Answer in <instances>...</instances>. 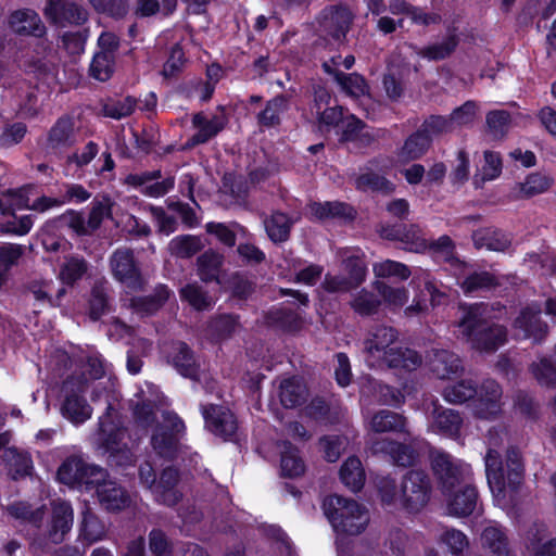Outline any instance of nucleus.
I'll return each mask as SVG.
<instances>
[{"instance_id":"864d4df0","label":"nucleus","mask_w":556,"mask_h":556,"mask_svg":"<svg viewBox=\"0 0 556 556\" xmlns=\"http://www.w3.org/2000/svg\"><path fill=\"white\" fill-rule=\"evenodd\" d=\"M288 100L285 97H276L268 101L266 108L258 114V122L266 127H273L280 123V115L287 110Z\"/></svg>"},{"instance_id":"39448f33","label":"nucleus","mask_w":556,"mask_h":556,"mask_svg":"<svg viewBox=\"0 0 556 556\" xmlns=\"http://www.w3.org/2000/svg\"><path fill=\"white\" fill-rule=\"evenodd\" d=\"M430 137L426 136L422 130H418L406 139L403 147L396 154L395 160H381L363 173L356 180V186L363 190L381 191L384 193L392 192L394 185L386 179L377 172L390 173L393 168H400L404 164L421 157L430 146Z\"/></svg>"},{"instance_id":"dca6fc26","label":"nucleus","mask_w":556,"mask_h":556,"mask_svg":"<svg viewBox=\"0 0 556 556\" xmlns=\"http://www.w3.org/2000/svg\"><path fill=\"white\" fill-rule=\"evenodd\" d=\"M102 476L103 470L101 468L89 465L78 457L66 459L58 470L59 481L70 486H89L98 481V479H93L94 477Z\"/></svg>"},{"instance_id":"a878e982","label":"nucleus","mask_w":556,"mask_h":556,"mask_svg":"<svg viewBox=\"0 0 556 556\" xmlns=\"http://www.w3.org/2000/svg\"><path fill=\"white\" fill-rule=\"evenodd\" d=\"M111 214V201L102 198L93 202L88 220L79 214H71L70 226L78 233H87L96 230L105 217Z\"/></svg>"},{"instance_id":"37998d69","label":"nucleus","mask_w":556,"mask_h":556,"mask_svg":"<svg viewBox=\"0 0 556 556\" xmlns=\"http://www.w3.org/2000/svg\"><path fill=\"white\" fill-rule=\"evenodd\" d=\"M307 214L312 218L320 220L334 217H352V208L341 202H314L308 205Z\"/></svg>"},{"instance_id":"a211bd4d","label":"nucleus","mask_w":556,"mask_h":556,"mask_svg":"<svg viewBox=\"0 0 556 556\" xmlns=\"http://www.w3.org/2000/svg\"><path fill=\"white\" fill-rule=\"evenodd\" d=\"M330 93L323 87L315 90L314 104L311 109L312 114L316 117L320 130H329L331 127H340L342 119V111L337 105H330Z\"/></svg>"},{"instance_id":"9b49d317","label":"nucleus","mask_w":556,"mask_h":556,"mask_svg":"<svg viewBox=\"0 0 556 556\" xmlns=\"http://www.w3.org/2000/svg\"><path fill=\"white\" fill-rule=\"evenodd\" d=\"M31 205L22 190L3 193L0 197V230L16 236L28 233L34 225L33 216H16L14 212L23 208L35 211Z\"/></svg>"},{"instance_id":"f704fd0d","label":"nucleus","mask_w":556,"mask_h":556,"mask_svg":"<svg viewBox=\"0 0 556 556\" xmlns=\"http://www.w3.org/2000/svg\"><path fill=\"white\" fill-rule=\"evenodd\" d=\"M106 528L102 521L86 507L81 513V520L79 523V540L88 545L104 539Z\"/></svg>"},{"instance_id":"49530a36","label":"nucleus","mask_w":556,"mask_h":556,"mask_svg":"<svg viewBox=\"0 0 556 556\" xmlns=\"http://www.w3.org/2000/svg\"><path fill=\"white\" fill-rule=\"evenodd\" d=\"M369 429L376 433L403 430L405 419L390 410H380L368 422Z\"/></svg>"},{"instance_id":"4468645a","label":"nucleus","mask_w":556,"mask_h":556,"mask_svg":"<svg viewBox=\"0 0 556 556\" xmlns=\"http://www.w3.org/2000/svg\"><path fill=\"white\" fill-rule=\"evenodd\" d=\"M73 526V509L65 501H54L51 504V516L47 528V540L33 542L35 549H49L51 544H60L65 539Z\"/></svg>"},{"instance_id":"2eb2a0df","label":"nucleus","mask_w":556,"mask_h":556,"mask_svg":"<svg viewBox=\"0 0 556 556\" xmlns=\"http://www.w3.org/2000/svg\"><path fill=\"white\" fill-rule=\"evenodd\" d=\"M98 51L90 64V75L100 81H106L115 71L117 37L110 31H103L98 39Z\"/></svg>"},{"instance_id":"69168bd1","label":"nucleus","mask_w":556,"mask_h":556,"mask_svg":"<svg viewBox=\"0 0 556 556\" xmlns=\"http://www.w3.org/2000/svg\"><path fill=\"white\" fill-rule=\"evenodd\" d=\"M456 45H457V40H456L455 36L452 35V36H448L441 43H434V45H431V46L422 49L419 52V54L422 58L428 59L430 61L442 60L452 53V51L455 49Z\"/></svg>"},{"instance_id":"c03bdc74","label":"nucleus","mask_w":556,"mask_h":556,"mask_svg":"<svg viewBox=\"0 0 556 556\" xmlns=\"http://www.w3.org/2000/svg\"><path fill=\"white\" fill-rule=\"evenodd\" d=\"M223 264V255L214 251H207L198 258V274L203 281L215 280L222 285L219 268Z\"/></svg>"},{"instance_id":"cd10ccee","label":"nucleus","mask_w":556,"mask_h":556,"mask_svg":"<svg viewBox=\"0 0 556 556\" xmlns=\"http://www.w3.org/2000/svg\"><path fill=\"white\" fill-rule=\"evenodd\" d=\"M167 359L185 377L197 378L198 362L184 342L173 343L166 351Z\"/></svg>"},{"instance_id":"f8f14e48","label":"nucleus","mask_w":556,"mask_h":556,"mask_svg":"<svg viewBox=\"0 0 556 556\" xmlns=\"http://www.w3.org/2000/svg\"><path fill=\"white\" fill-rule=\"evenodd\" d=\"M139 478L141 483L152 491L157 502L170 506L179 501L181 493L177 489L178 472L176 469L165 468L160 480L156 481L154 468L147 460L139 467Z\"/></svg>"},{"instance_id":"4d7b16f0","label":"nucleus","mask_w":556,"mask_h":556,"mask_svg":"<svg viewBox=\"0 0 556 556\" xmlns=\"http://www.w3.org/2000/svg\"><path fill=\"white\" fill-rule=\"evenodd\" d=\"M292 222L282 213H275L265 222V228L274 242L287 240Z\"/></svg>"},{"instance_id":"e2e57ef3","label":"nucleus","mask_w":556,"mask_h":556,"mask_svg":"<svg viewBox=\"0 0 556 556\" xmlns=\"http://www.w3.org/2000/svg\"><path fill=\"white\" fill-rule=\"evenodd\" d=\"M439 541L444 544L454 556H458L469 546L467 536L456 529H445L441 533Z\"/></svg>"},{"instance_id":"680f3d73","label":"nucleus","mask_w":556,"mask_h":556,"mask_svg":"<svg viewBox=\"0 0 556 556\" xmlns=\"http://www.w3.org/2000/svg\"><path fill=\"white\" fill-rule=\"evenodd\" d=\"M24 253V248L15 243L0 244V286L4 281V273L17 264Z\"/></svg>"},{"instance_id":"1a4fd4ad","label":"nucleus","mask_w":556,"mask_h":556,"mask_svg":"<svg viewBox=\"0 0 556 556\" xmlns=\"http://www.w3.org/2000/svg\"><path fill=\"white\" fill-rule=\"evenodd\" d=\"M323 508L337 533L359 534L369 521L367 509L354 500L331 495L324 501Z\"/></svg>"},{"instance_id":"c756f323","label":"nucleus","mask_w":556,"mask_h":556,"mask_svg":"<svg viewBox=\"0 0 556 556\" xmlns=\"http://www.w3.org/2000/svg\"><path fill=\"white\" fill-rule=\"evenodd\" d=\"M352 22V14L346 8L330 9L325 12L320 26L337 41L345 35Z\"/></svg>"},{"instance_id":"79ce46f5","label":"nucleus","mask_w":556,"mask_h":556,"mask_svg":"<svg viewBox=\"0 0 556 556\" xmlns=\"http://www.w3.org/2000/svg\"><path fill=\"white\" fill-rule=\"evenodd\" d=\"M340 479L350 490L359 491L365 482V471L357 457H349L340 469Z\"/></svg>"},{"instance_id":"9d476101","label":"nucleus","mask_w":556,"mask_h":556,"mask_svg":"<svg viewBox=\"0 0 556 556\" xmlns=\"http://www.w3.org/2000/svg\"><path fill=\"white\" fill-rule=\"evenodd\" d=\"M386 502L400 503L410 511L419 510L429 500V479L424 471L410 470L403 479L399 489L389 490L388 483L381 488Z\"/></svg>"},{"instance_id":"7ed1b4c3","label":"nucleus","mask_w":556,"mask_h":556,"mask_svg":"<svg viewBox=\"0 0 556 556\" xmlns=\"http://www.w3.org/2000/svg\"><path fill=\"white\" fill-rule=\"evenodd\" d=\"M432 468L443 484L447 511L452 516H467L477 507V491L468 483L470 466L443 452L432 455Z\"/></svg>"},{"instance_id":"5fc2aeb1","label":"nucleus","mask_w":556,"mask_h":556,"mask_svg":"<svg viewBox=\"0 0 556 556\" xmlns=\"http://www.w3.org/2000/svg\"><path fill=\"white\" fill-rule=\"evenodd\" d=\"M375 289L389 306L402 307L408 301V290L404 287H392L383 281L377 280L375 282Z\"/></svg>"},{"instance_id":"de8ad7c7","label":"nucleus","mask_w":556,"mask_h":556,"mask_svg":"<svg viewBox=\"0 0 556 556\" xmlns=\"http://www.w3.org/2000/svg\"><path fill=\"white\" fill-rule=\"evenodd\" d=\"M169 289L160 286L152 298H135L130 300V306L140 315L155 312L169 296Z\"/></svg>"},{"instance_id":"c85d7f7f","label":"nucleus","mask_w":556,"mask_h":556,"mask_svg":"<svg viewBox=\"0 0 556 556\" xmlns=\"http://www.w3.org/2000/svg\"><path fill=\"white\" fill-rule=\"evenodd\" d=\"M370 450L375 454H388L399 466L413 465L417 458L416 452L407 445L395 443L386 439L371 440Z\"/></svg>"},{"instance_id":"6e6d98bb","label":"nucleus","mask_w":556,"mask_h":556,"mask_svg":"<svg viewBox=\"0 0 556 556\" xmlns=\"http://www.w3.org/2000/svg\"><path fill=\"white\" fill-rule=\"evenodd\" d=\"M511 118L508 112L496 110L488 113L486 128L490 136L494 139L503 138L509 130Z\"/></svg>"},{"instance_id":"473e14b6","label":"nucleus","mask_w":556,"mask_h":556,"mask_svg":"<svg viewBox=\"0 0 556 556\" xmlns=\"http://www.w3.org/2000/svg\"><path fill=\"white\" fill-rule=\"evenodd\" d=\"M278 397L286 408H293L305 402L306 386L298 378L282 379L278 387Z\"/></svg>"},{"instance_id":"e433bc0d","label":"nucleus","mask_w":556,"mask_h":556,"mask_svg":"<svg viewBox=\"0 0 556 556\" xmlns=\"http://www.w3.org/2000/svg\"><path fill=\"white\" fill-rule=\"evenodd\" d=\"M472 240L477 248H485L490 251L504 252L510 247V238L494 228H484L475 231Z\"/></svg>"},{"instance_id":"8fccbe9b","label":"nucleus","mask_w":556,"mask_h":556,"mask_svg":"<svg viewBox=\"0 0 556 556\" xmlns=\"http://www.w3.org/2000/svg\"><path fill=\"white\" fill-rule=\"evenodd\" d=\"M372 271L377 278H392L395 280H406L412 274L405 264L392 260L375 263Z\"/></svg>"},{"instance_id":"a19ab883","label":"nucleus","mask_w":556,"mask_h":556,"mask_svg":"<svg viewBox=\"0 0 556 556\" xmlns=\"http://www.w3.org/2000/svg\"><path fill=\"white\" fill-rule=\"evenodd\" d=\"M29 292L37 301L58 305L65 294V289L63 287L56 288L52 279H36L30 282Z\"/></svg>"},{"instance_id":"aec40b11","label":"nucleus","mask_w":556,"mask_h":556,"mask_svg":"<svg viewBox=\"0 0 556 556\" xmlns=\"http://www.w3.org/2000/svg\"><path fill=\"white\" fill-rule=\"evenodd\" d=\"M540 313V305L536 304H531L521 309L514 321L515 336L519 339L541 340L546 332V325L542 323Z\"/></svg>"},{"instance_id":"c9c22d12","label":"nucleus","mask_w":556,"mask_h":556,"mask_svg":"<svg viewBox=\"0 0 556 556\" xmlns=\"http://www.w3.org/2000/svg\"><path fill=\"white\" fill-rule=\"evenodd\" d=\"M430 370L440 379L450 378L462 369L459 357L448 351H437L428 362Z\"/></svg>"},{"instance_id":"5701e85b","label":"nucleus","mask_w":556,"mask_h":556,"mask_svg":"<svg viewBox=\"0 0 556 556\" xmlns=\"http://www.w3.org/2000/svg\"><path fill=\"white\" fill-rule=\"evenodd\" d=\"M341 58H332L330 63L325 62L324 68L327 73L333 74L342 90L352 98L369 100L368 87L364 78L357 74L344 75L334 70L340 64Z\"/></svg>"},{"instance_id":"412c9836","label":"nucleus","mask_w":556,"mask_h":556,"mask_svg":"<svg viewBox=\"0 0 556 556\" xmlns=\"http://www.w3.org/2000/svg\"><path fill=\"white\" fill-rule=\"evenodd\" d=\"M102 477H94L98 481L91 486L96 488V493L100 504L108 510H119L125 508L129 503V496L126 491L116 484L115 481L104 480Z\"/></svg>"},{"instance_id":"052dcab7","label":"nucleus","mask_w":556,"mask_h":556,"mask_svg":"<svg viewBox=\"0 0 556 556\" xmlns=\"http://www.w3.org/2000/svg\"><path fill=\"white\" fill-rule=\"evenodd\" d=\"M180 296L198 311L207 309L213 304V299L205 294L195 283L181 288Z\"/></svg>"},{"instance_id":"f257e3e1","label":"nucleus","mask_w":556,"mask_h":556,"mask_svg":"<svg viewBox=\"0 0 556 556\" xmlns=\"http://www.w3.org/2000/svg\"><path fill=\"white\" fill-rule=\"evenodd\" d=\"M113 383L99 381L96 384L85 377L73 376L66 379L59 394V409L64 419L74 426H80L92 416V407L86 399V393L92 389L94 402L103 399L108 404L106 412L99 419V430L93 435V445L108 455L112 465L126 466L132 464L130 439L121 422L116 419L112 401L115 399L111 390Z\"/></svg>"},{"instance_id":"774afa93","label":"nucleus","mask_w":556,"mask_h":556,"mask_svg":"<svg viewBox=\"0 0 556 556\" xmlns=\"http://www.w3.org/2000/svg\"><path fill=\"white\" fill-rule=\"evenodd\" d=\"M531 370L541 386H556V369L549 359L541 358L539 363L532 365Z\"/></svg>"},{"instance_id":"13d9d810","label":"nucleus","mask_w":556,"mask_h":556,"mask_svg":"<svg viewBox=\"0 0 556 556\" xmlns=\"http://www.w3.org/2000/svg\"><path fill=\"white\" fill-rule=\"evenodd\" d=\"M203 243L194 236H180L169 242V251L178 257H190L200 251Z\"/></svg>"},{"instance_id":"72a5a7b5","label":"nucleus","mask_w":556,"mask_h":556,"mask_svg":"<svg viewBox=\"0 0 556 556\" xmlns=\"http://www.w3.org/2000/svg\"><path fill=\"white\" fill-rule=\"evenodd\" d=\"M340 130L343 140L355 141L362 146L369 144L377 137V134L354 115H349L342 119Z\"/></svg>"},{"instance_id":"603ef678","label":"nucleus","mask_w":556,"mask_h":556,"mask_svg":"<svg viewBox=\"0 0 556 556\" xmlns=\"http://www.w3.org/2000/svg\"><path fill=\"white\" fill-rule=\"evenodd\" d=\"M554 182V179L545 174L534 173L529 175L526 180L519 185V193L522 197L530 198L547 191Z\"/></svg>"},{"instance_id":"b1692460","label":"nucleus","mask_w":556,"mask_h":556,"mask_svg":"<svg viewBox=\"0 0 556 556\" xmlns=\"http://www.w3.org/2000/svg\"><path fill=\"white\" fill-rule=\"evenodd\" d=\"M45 15L54 24L60 25L65 22L80 24L87 20V12L81 7L63 0H48Z\"/></svg>"},{"instance_id":"6ab92c4d","label":"nucleus","mask_w":556,"mask_h":556,"mask_svg":"<svg viewBox=\"0 0 556 556\" xmlns=\"http://www.w3.org/2000/svg\"><path fill=\"white\" fill-rule=\"evenodd\" d=\"M202 415L205 427L215 435L230 439L237 431V421L232 413L223 406L210 405L203 407Z\"/></svg>"},{"instance_id":"6e6552de","label":"nucleus","mask_w":556,"mask_h":556,"mask_svg":"<svg viewBox=\"0 0 556 556\" xmlns=\"http://www.w3.org/2000/svg\"><path fill=\"white\" fill-rule=\"evenodd\" d=\"M477 394L473 402V412L479 418L489 419L501 412L500 386L493 380H486L477 391L470 380H463L446 387L443 391L444 399L450 403H463Z\"/></svg>"},{"instance_id":"58836bf2","label":"nucleus","mask_w":556,"mask_h":556,"mask_svg":"<svg viewBox=\"0 0 556 556\" xmlns=\"http://www.w3.org/2000/svg\"><path fill=\"white\" fill-rule=\"evenodd\" d=\"M455 276L457 281L464 277V281L460 282L462 288L465 292H471L481 288H488L493 285L494 278L488 273H470L469 267L456 261L455 263Z\"/></svg>"},{"instance_id":"bb28decb","label":"nucleus","mask_w":556,"mask_h":556,"mask_svg":"<svg viewBox=\"0 0 556 556\" xmlns=\"http://www.w3.org/2000/svg\"><path fill=\"white\" fill-rule=\"evenodd\" d=\"M11 30L18 35L40 37L45 33V25L39 15L29 9L12 12L8 20Z\"/></svg>"},{"instance_id":"09e8293b","label":"nucleus","mask_w":556,"mask_h":556,"mask_svg":"<svg viewBox=\"0 0 556 556\" xmlns=\"http://www.w3.org/2000/svg\"><path fill=\"white\" fill-rule=\"evenodd\" d=\"M4 462L9 466L14 478L24 477L30 472L33 462L26 452H18L16 448L8 447L4 451Z\"/></svg>"},{"instance_id":"4c0bfd02","label":"nucleus","mask_w":556,"mask_h":556,"mask_svg":"<svg viewBox=\"0 0 556 556\" xmlns=\"http://www.w3.org/2000/svg\"><path fill=\"white\" fill-rule=\"evenodd\" d=\"M482 545L490 553V556H511L507 539L497 523L490 522L481 536Z\"/></svg>"},{"instance_id":"a18cd8bd","label":"nucleus","mask_w":556,"mask_h":556,"mask_svg":"<svg viewBox=\"0 0 556 556\" xmlns=\"http://www.w3.org/2000/svg\"><path fill=\"white\" fill-rule=\"evenodd\" d=\"M389 9L392 14L406 15L413 23L420 25L434 24L440 18L437 14H427L410 7L405 0H390Z\"/></svg>"},{"instance_id":"4be33fe9","label":"nucleus","mask_w":556,"mask_h":556,"mask_svg":"<svg viewBox=\"0 0 556 556\" xmlns=\"http://www.w3.org/2000/svg\"><path fill=\"white\" fill-rule=\"evenodd\" d=\"M460 426L462 418L455 410L444 408L435 403L433 404L428 426L430 431L444 437L455 438L459 433Z\"/></svg>"},{"instance_id":"423d86ee","label":"nucleus","mask_w":556,"mask_h":556,"mask_svg":"<svg viewBox=\"0 0 556 556\" xmlns=\"http://www.w3.org/2000/svg\"><path fill=\"white\" fill-rule=\"evenodd\" d=\"M488 444L489 448L485 455L486 479L495 502L502 505L507 492L515 490L521 481L522 465L520 455L516 448L508 450L504 467L496 450L498 445L497 438H493L491 433Z\"/></svg>"},{"instance_id":"20e7f679","label":"nucleus","mask_w":556,"mask_h":556,"mask_svg":"<svg viewBox=\"0 0 556 556\" xmlns=\"http://www.w3.org/2000/svg\"><path fill=\"white\" fill-rule=\"evenodd\" d=\"M397 332L387 326L369 330L364 340V355L371 367H390L413 370L421 364L420 355L408 348L396 345Z\"/></svg>"},{"instance_id":"f03ea898","label":"nucleus","mask_w":556,"mask_h":556,"mask_svg":"<svg viewBox=\"0 0 556 556\" xmlns=\"http://www.w3.org/2000/svg\"><path fill=\"white\" fill-rule=\"evenodd\" d=\"M151 389V397L138 400L134 417L135 422L140 428H152L151 445L155 455L164 459H173L179 452L181 440L185 437L186 426L182 419L174 412L163 410L162 420L155 421L154 407L161 405L157 390Z\"/></svg>"},{"instance_id":"ddd939ff","label":"nucleus","mask_w":556,"mask_h":556,"mask_svg":"<svg viewBox=\"0 0 556 556\" xmlns=\"http://www.w3.org/2000/svg\"><path fill=\"white\" fill-rule=\"evenodd\" d=\"M343 269L349 276L327 275L324 287L330 292H346L359 286L366 277V265L358 250L346 249L341 253Z\"/></svg>"},{"instance_id":"2f4dec72","label":"nucleus","mask_w":556,"mask_h":556,"mask_svg":"<svg viewBox=\"0 0 556 556\" xmlns=\"http://www.w3.org/2000/svg\"><path fill=\"white\" fill-rule=\"evenodd\" d=\"M90 198V193L80 185H70L66 187V192L62 198L41 197L33 202L31 207L38 212L59 207L64 203L74 201L81 203Z\"/></svg>"},{"instance_id":"0e129e2a","label":"nucleus","mask_w":556,"mask_h":556,"mask_svg":"<svg viewBox=\"0 0 556 556\" xmlns=\"http://www.w3.org/2000/svg\"><path fill=\"white\" fill-rule=\"evenodd\" d=\"M410 285L419 288L421 285L425 286L428 293L431 295V301L433 304H440L441 299L445 296L444 291L439 290L438 283L432 280L429 271L419 269L414 274V277L410 281Z\"/></svg>"},{"instance_id":"338daca9","label":"nucleus","mask_w":556,"mask_h":556,"mask_svg":"<svg viewBox=\"0 0 556 556\" xmlns=\"http://www.w3.org/2000/svg\"><path fill=\"white\" fill-rule=\"evenodd\" d=\"M454 129L451 117L444 116H431L425 121L421 127L422 132L430 137V141H432L433 137L451 132Z\"/></svg>"},{"instance_id":"ea45409f","label":"nucleus","mask_w":556,"mask_h":556,"mask_svg":"<svg viewBox=\"0 0 556 556\" xmlns=\"http://www.w3.org/2000/svg\"><path fill=\"white\" fill-rule=\"evenodd\" d=\"M280 452V468L283 476L293 478L301 476L305 470L303 459L299 456V452L290 443L282 442L278 444Z\"/></svg>"},{"instance_id":"bf43d9fd","label":"nucleus","mask_w":556,"mask_h":556,"mask_svg":"<svg viewBox=\"0 0 556 556\" xmlns=\"http://www.w3.org/2000/svg\"><path fill=\"white\" fill-rule=\"evenodd\" d=\"M502 173V160L500 155L492 151L484 152V165L481 168L480 174L475 176V184L477 186L480 182L496 179Z\"/></svg>"},{"instance_id":"f3484780","label":"nucleus","mask_w":556,"mask_h":556,"mask_svg":"<svg viewBox=\"0 0 556 556\" xmlns=\"http://www.w3.org/2000/svg\"><path fill=\"white\" fill-rule=\"evenodd\" d=\"M114 277L130 290L140 289L143 279L135 264L132 253L127 249H118L111 257Z\"/></svg>"},{"instance_id":"7c9ffc66","label":"nucleus","mask_w":556,"mask_h":556,"mask_svg":"<svg viewBox=\"0 0 556 556\" xmlns=\"http://www.w3.org/2000/svg\"><path fill=\"white\" fill-rule=\"evenodd\" d=\"M126 182L140 188L142 193L154 198L164 195L174 185L173 179L159 180L155 178V174H131L127 176Z\"/></svg>"},{"instance_id":"3c124183","label":"nucleus","mask_w":556,"mask_h":556,"mask_svg":"<svg viewBox=\"0 0 556 556\" xmlns=\"http://www.w3.org/2000/svg\"><path fill=\"white\" fill-rule=\"evenodd\" d=\"M87 270V264L81 257L65 255L59 277L63 283L72 285L80 279Z\"/></svg>"},{"instance_id":"0eeeda50","label":"nucleus","mask_w":556,"mask_h":556,"mask_svg":"<svg viewBox=\"0 0 556 556\" xmlns=\"http://www.w3.org/2000/svg\"><path fill=\"white\" fill-rule=\"evenodd\" d=\"M485 306L476 304L469 307H460L462 317L457 324L459 333L475 349L492 351L504 344L506 331L502 326L489 325L483 317Z\"/></svg>"},{"instance_id":"393cba45","label":"nucleus","mask_w":556,"mask_h":556,"mask_svg":"<svg viewBox=\"0 0 556 556\" xmlns=\"http://www.w3.org/2000/svg\"><path fill=\"white\" fill-rule=\"evenodd\" d=\"M192 123L197 132L192 136L191 142L200 144L216 136L227 124V117L223 110L214 115L198 113L193 116Z\"/></svg>"}]
</instances>
